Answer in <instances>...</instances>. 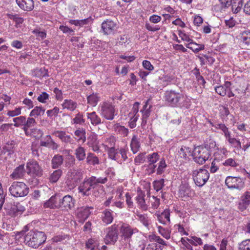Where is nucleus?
I'll return each instance as SVG.
<instances>
[{
    "label": "nucleus",
    "instance_id": "f257e3e1",
    "mask_svg": "<svg viewBox=\"0 0 250 250\" xmlns=\"http://www.w3.org/2000/svg\"><path fill=\"white\" fill-rule=\"evenodd\" d=\"M107 181L105 177H97L92 176L86 177L78 187V192L82 196H88L91 194L92 189H94L99 184H104Z\"/></svg>",
    "mask_w": 250,
    "mask_h": 250
},
{
    "label": "nucleus",
    "instance_id": "f03ea898",
    "mask_svg": "<svg viewBox=\"0 0 250 250\" xmlns=\"http://www.w3.org/2000/svg\"><path fill=\"white\" fill-rule=\"evenodd\" d=\"M164 98L165 101L172 106L187 107L188 99L183 93L175 90H167L165 92Z\"/></svg>",
    "mask_w": 250,
    "mask_h": 250
},
{
    "label": "nucleus",
    "instance_id": "7ed1b4c3",
    "mask_svg": "<svg viewBox=\"0 0 250 250\" xmlns=\"http://www.w3.org/2000/svg\"><path fill=\"white\" fill-rule=\"evenodd\" d=\"M46 239V237L43 232L32 230L25 235L24 243L30 247L37 249L44 243Z\"/></svg>",
    "mask_w": 250,
    "mask_h": 250
},
{
    "label": "nucleus",
    "instance_id": "20e7f679",
    "mask_svg": "<svg viewBox=\"0 0 250 250\" xmlns=\"http://www.w3.org/2000/svg\"><path fill=\"white\" fill-rule=\"evenodd\" d=\"M138 229L136 228H133L128 224L124 223L120 228L122 240L121 243H124L125 248L130 247L131 236L133 234L138 232Z\"/></svg>",
    "mask_w": 250,
    "mask_h": 250
},
{
    "label": "nucleus",
    "instance_id": "39448f33",
    "mask_svg": "<svg viewBox=\"0 0 250 250\" xmlns=\"http://www.w3.org/2000/svg\"><path fill=\"white\" fill-rule=\"evenodd\" d=\"M210 155L209 150L206 147L202 146L195 147L192 152L194 161L200 165L204 164Z\"/></svg>",
    "mask_w": 250,
    "mask_h": 250
},
{
    "label": "nucleus",
    "instance_id": "423d86ee",
    "mask_svg": "<svg viewBox=\"0 0 250 250\" xmlns=\"http://www.w3.org/2000/svg\"><path fill=\"white\" fill-rule=\"evenodd\" d=\"M10 194L14 197H24L29 193V188L23 182H14L9 188Z\"/></svg>",
    "mask_w": 250,
    "mask_h": 250
},
{
    "label": "nucleus",
    "instance_id": "0eeeda50",
    "mask_svg": "<svg viewBox=\"0 0 250 250\" xmlns=\"http://www.w3.org/2000/svg\"><path fill=\"white\" fill-rule=\"evenodd\" d=\"M192 176L195 184L199 187H202L208 181L209 173L207 170L200 168L194 170Z\"/></svg>",
    "mask_w": 250,
    "mask_h": 250
},
{
    "label": "nucleus",
    "instance_id": "6e6552de",
    "mask_svg": "<svg viewBox=\"0 0 250 250\" xmlns=\"http://www.w3.org/2000/svg\"><path fill=\"white\" fill-rule=\"evenodd\" d=\"M26 172L28 175L36 177H41L42 175L43 170L38 162L34 160H30L26 163Z\"/></svg>",
    "mask_w": 250,
    "mask_h": 250
},
{
    "label": "nucleus",
    "instance_id": "1a4fd4ad",
    "mask_svg": "<svg viewBox=\"0 0 250 250\" xmlns=\"http://www.w3.org/2000/svg\"><path fill=\"white\" fill-rule=\"evenodd\" d=\"M225 184L230 189L241 190L244 187V182L238 177L228 176L225 180Z\"/></svg>",
    "mask_w": 250,
    "mask_h": 250
},
{
    "label": "nucleus",
    "instance_id": "9d476101",
    "mask_svg": "<svg viewBox=\"0 0 250 250\" xmlns=\"http://www.w3.org/2000/svg\"><path fill=\"white\" fill-rule=\"evenodd\" d=\"M179 35L182 40L189 42L186 45V46L192 50L194 53H198L205 49V45L204 44H199L194 42L186 34L181 33Z\"/></svg>",
    "mask_w": 250,
    "mask_h": 250
},
{
    "label": "nucleus",
    "instance_id": "9b49d317",
    "mask_svg": "<svg viewBox=\"0 0 250 250\" xmlns=\"http://www.w3.org/2000/svg\"><path fill=\"white\" fill-rule=\"evenodd\" d=\"M118 229L117 226L113 225L108 228L107 233L104 238L106 244H114L118 239Z\"/></svg>",
    "mask_w": 250,
    "mask_h": 250
},
{
    "label": "nucleus",
    "instance_id": "f8f14e48",
    "mask_svg": "<svg viewBox=\"0 0 250 250\" xmlns=\"http://www.w3.org/2000/svg\"><path fill=\"white\" fill-rule=\"evenodd\" d=\"M102 115L108 120H112L115 116L114 106L108 103H104L101 108Z\"/></svg>",
    "mask_w": 250,
    "mask_h": 250
},
{
    "label": "nucleus",
    "instance_id": "ddd939ff",
    "mask_svg": "<svg viewBox=\"0 0 250 250\" xmlns=\"http://www.w3.org/2000/svg\"><path fill=\"white\" fill-rule=\"evenodd\" d=\"M117 28V23L110 20L104 21L102 24V29L104 34H112L116 31Z\"/></svg>",
    "mask_w": 250,
    "mask_h": 250
},
{
    "label": "nucleus",
    "instance_id": "4468645a",
    "mask_svg": "<svg viewBox=\"0 0 250 250\" xmlns=\"http://www.w3.org/2000/svg\"><path fill=\"white\" fill-rule=\"evenodd\" d=\"M5 209L7 213L12 216H16L20 215L25 210V208L20 203L16 204L7 206Z\"/></svg>",
    "mask_w": 250,
    "mask_h": 250
},
{
    "label": "nucleus",
    "instance_id": "2eb2a0df",
    "mask_svg": "<svg viewBox=\"0 0 250 250\" xmlns=\"http://www.w3.org/2000/svg\"><path fill=\"white\" fill-rule=\"evenodd\" d=\"M53 135L58 137L61 141L66 144L73 145L75 144V140L70 135H67L65 131L62 130H55L52 133Z\"/></svg>",
    "mask_w": 250,
    "mask_h": 250
},
{
    "label": "nucleus",
    "instance_id": "dca6fc26",
    "mask_svg": "<svg viewBox=\"0 0 250 250\" xmlns=\"http://www.w3.org/2000/svg\"><path fill=\"white\" fill-rule=\"evenodd\" d=\"M60 208L64 209H70L74 207L75 200L72 196L67 195L63 197L62 198L60 197Z\"/></svg>",
    "mask_w": 250,
    "mask_h": 250
},
{
    "label": "nucleus",
    "instance_id": "f3484780",
    "mask_svg": "<svg viewBox=\"0 0 250 250\" xmlns=\"http://www.w3.org/2000/svg\"><path fill=\"white\" fill-rule=\"evenodd\" d=\"M93 207H82L79 208L77 212V217L78 221L83 223L89 216L91 212L90 209H93Z\"/></svg>",
    "mask_w": 250,
    "mask_h": 250
},
{
    "label": "nucleus",
    "instance_id": "a211bd4d",
    "mask_svg": "<svg viewBox=\"0 0 250 250\" xmlns=\"http://www.w3.org/2000/svg\"><path fill=\"white\" fill-rule=\"evenodd\" d=\"M19 7L25 11H31L34 8L33 0H16Z\"/></svg>",
    "mask_w": 250,
    "mask_h": 250
},
{
    "label": "nucleus",
    "instance_id": "6ab92c4d",
    "mask_svg": "<svg viewBox=\"0 0 250 250\" xmlns=\"http://www.w3.org/2000/svg\"><path fill=\"white\" fill-rule=\"evenodd\" d=\"M60 196L59 195L56 194L52 196L44 204V207L50 208H60Z\"/></svg>",
    "mask_w": 250,
    "mask_h": 250
},
{
    "label": "nucleus",
    "instance_id": "aec40b11",
    "mask_svg": "<svg viewBox=\"0 0 250 250\" xmlns=\"http://www.w3.org/2000/svg\"><path fill=\"white\" fill-rule=\"evenodd\" d=\"M250 205V192L247 191L241 197V201L238 204V208L243 211Z\"/></svg>",
    "mask_w": 250,
    "mask_h": 250
},
{
    "label": "nucleus",
    "instance_id": "412c9836",
    "mask_svg": "<svg viewBox=\"0 0 250 250\" xmlns=\"http://www.w3.org/2000/svg\"><path fill=\"white\" fill-rule=\"evenodd\" d=\"M26 173L24 165H21L14 169L10 177L13 179H19L23 178Z\"/></svg>",
    "mask_w": 250,
    "mask_h": 250
},
{
    "label": "nucleus",
    "instance_id": "4be33fe9",
    "mask_svg": "<svg viewBox=\"0 0 250 250\" xmlns=\"http://www.w3.org/2000/svg\"><path fill=\"white\" fill-rule=\"evenodd\" d=\"M150 99L147 100L145 103V105L143 106V108L141 110V112L142 113V125H145L146 123V121L149 116H150L151 110L150 108L152 107V105H150L148 108H147Z\"/></svg>",
    "mask_w": 250,
    "mask_h": 250
},
{
    "label": "nucleus",
    "instance_id": "5701e85b",
    "mask_svg": "<svg viewBox=\"0 0 250 250\" xmlns=\"http://www.w3.org/2000/svg\"><path fill=\"white\" fill-rule=\"evenodd\" d=\"M170 210L166 209L160 214H156L159 221L164 225H167L170 223Z\"/></svg>",
    "mask_w": 250,
    "mask_h": 250
},
{
    "label": "nucleus",
    "instance_id": "b1692460",
    "mask_svg": "<svg viewBox=\"0 0 250 250\" xmlns=\"http://www.w3.org/2000/svg\"><path fill=\"white\" fill-rule=\"evenodd\" d=\"M145 197V194L144 192L142 191H139L136 197V201L140 208L146 210L147 208V206L146 203Z\"/></svg>",
    "mask_w": 250,
    "mask_h": 250
},
{
    "label": "nucleus",
    "instance_id": "393cba45",
    "mask_svg": "<svg viewBox=\"0 0 250 250\" xmlns=\"http://www.w3.org/2000/svg\"><path fill=\"white\" fill-rule=\"evenodd\" d=\"M86 116L90 121L91 124L93 125H97L101 124V119L95 111L90 113H87Z\"/></svg>",
    "mask_w": 250,
    "mask_h": 250
},
{
    "label": "nucleus",
    "instance_id": "a878e982",
    "mask_svg": "<svg viewBox=\"0 0 250 250\" xmlns=\"http://www.w3.org/2000/svg\"><path fill=\"white\" fill-rule=\"evenodd\" d=\"M113 129L117 134L120 135L123 137H126L128 134L129 131L128 128L120 125L119 124H115L113 126Z\"/></svg>",
    "mask_w": 250,
    "mask_h": 250
},
{
    "label": "nucleus",
    "instance_id": "bb28decb",
    "mask_svg": "<svg viewBox=\"0 0 250 250\" xmlns=\"http://www.w3.org/2000/svg\"><path fill=\"white\" fill-rule=\"evenodd\" d=\"M113 220L112 211L108 209H106L103 212L102 221L106 225L111 223Z\"/></svg>",
    "mask_w": 250,
    "mask_h": 250
},
{
    "label": "nucleus",
    "instance_id": "cd10ccee",
    "mask_svg": "<svg viewBox=\"0 0 250 250\" xmlns=\"http://www.w3.org/2000/svg\"><path fill=\"white\" fill-rule=\"evenodd\" d=\"M63 158L62 155L57 154L54 155L51 160L52 167L56 169L59 167L63 163Z\"/></svg>",
    "mask_w": 250,
    "mask_h": 250
},
{
    "label": "nucleus",
    "instance_id": "c85d7f7f",
    "mask_svg": "<svg viewBox=\"0 0 250 250\" xmlns=\"http://www.w3.org/2000/svg\"><path fill=\"white\" fill-rule=\"evenodd\" d=\"M62 106L64 109H67L73 111L77 108V104L76 102L71 99H66L62 104Z\"/></svg>",
    "mask_w": 250,
    "mask_h": 250
},
{
    "label": "nucleus",
    "instance_id": "c756f323",
    "mask_svg": "<svg viewBox=\"0 0 250 250\" xmlns=\"http://www.w3.org/2000/svg\"><path fill=\"white\" fill-rule=\"evenodd\" d=\"M131 149L134 154L136 153L140 149V144L136 135H134L130 143Z\"/></svg>",
    "mask_w": 250,
    "mask_h": 250
},
{
    "label": "nucleus",
    "instance_id": "7c9ffc66",
    "mask_svg": "<svg viewBox=\"0 0 250 250\" xmlns=\"http://www.w3.org/2000/svg\"><path fill=\"white\" fill-rule=\"evenodd\" d=\"M25 134L27 136H32L36 139H39L42 137L43 132L40 129L33 128L27 131Z\"/></svg>",
    "mask_w": 250,
    "mask_h": 250
},
{
    "label": "nucleus",
    "instance_id": "2f4dec72",
    "mask_svg": "<svg viewBox=\"0 0 250 250\" xmlns=\"http://www.w3.org/2000/svg\"><path fill=\"white\" fill-rule=\"evenodd\" d=\"M109 140L112 141L113 144L111 145V147H110L108 150L109 157L113 160H116L117 159V156L119 153V151L116 150L114 147L115 139L113 138H111Z\"/></svg>",
    "mask_w": 250,
    "mask_h": 250
},
{
    "label": "nucleus",
    "instance_id": "473e14b6",
    "mask_svg": "<svg viewBox=\"0 0 250 250\" xmlns=\"http://www.w3.org/2000/svg\"><path fill=\"white\" fill-rule=\"evenodd\" d=\"M32 75L40 79L43 77H48V70L44 67L36 68L33 71Z\"/></svg>",
    "mask_w": 250,
    "mask_h": 250
},
{
    "label": "nucleus",
    "instance_id": "72a5a7b5",
    "mask_svg": "<svg viewBox=\"0 0 250 250\" xmlns=\"http://www.w3.org/2000/svg\"><path fill=\"white\" fill-rule=\"evenodd\" d=\"M209 123L212 126L215 127L216 129H219L221 130L224 133V135L226 137L227 136H229L230 132L229 131L228 128L224 124L215 123L213 124L211 121H209Z\"/></svg>",
    "mask_w": 250,
    "mask_h": 250
},
{
    "label": "nucleus",
    "instance_id": "f704fd0d",
    "mask_svg": "<svg viewBox=\"0 0 250 250\" xmlns=\"http://www.w3.org/2000/svg\"><path fill=\"white\" fill-rule=\"evenodd\" d=\"M75 155L79 161L84 160L86 157L85 149L81 146H79L75 150Z\"/></svg>",
    "mask_w": 250,
    "mask_h": 250
},
{
    "label": "nucleus",
    "instance_id": "c9c22d12",
    "mask_svg": "<svg viewBox=\"0 0 250 250\" xmlns=\"http://www.w3.org/2000/svg\"><path fill=\"white\" fill-rule=\"evenodd\" d=\"M87 250H98L99 243L94 239H89L85 244Z\"/></svg>",
    "mask_w": 250,
    "mask_h": 250
},
{
    "label": "nucleus",
    "instance_id": "e433bc0d",
    "mask_svg": "<svg viewBox=\"0 0 250 250\" xmlns=\"http://www.w3.org/2000/svg\"><path fill=\"white\" fill-rule=\"evenodd\" d=\"M37 124L35 119L33 118H28L27 120H25L24 126L22 127L24 133H27V131L31 129L30 127L34 126Z\"/></svg>",
    "mask_w": 250,
    "mask_h": 250
},
{
    "label": "nucleus",
    "instance_id": "4c0bfd02",
    "mask_svg": "<svg viewBox=\"0 0 250 250\" xmlns=\"http://www.w3.org/2000/svg\"><path fill=\"white\" fill-rule=\"evenodd\" d=\"M86 159V163L89 165L94 166L100 163L99 158L92 153H88Z\"/></svg>",
    "mask_w": 250,
    "mask_h": 250
},
{
    "label": "nucleus",
    "instance_id": "58836bf2",
    "mask_svg": "<svg viewBox=\"0 0 250 250\" xmlns=\"http://www.w3.org/2000/svg\"><path fill=\"white\" fill-rule=\"evenodd\" d=\"M159 158L160 156L157 152H153L146 156L147 162L148 164H155V163L159 160Z\"/></svg>",
    "mask_w": 250,
    "mask_h": 250
},
{
    "label": "nucleus",
    "instance_id": "ea45409f",
    "mask_svg": "<svg viewBox=\"0 0 250 250\" xmlns=\"http://www.w3.org/2000/svg\"><path fill=\"white\" fill-rule=\"evenodd\" d=\"M74 134L78 137V141H82L83 142L85 141V131L83 128H79L74 132Z\"/></svg>",
    "mask_w": 250,
    "mask_h": 250
},
{
    "label": "nucleus",
    "instance_id": "a19ab883",
    "mask_svg": "<svg viewBox=\"0 0 250 250\" xmlns=\"http://www.w3.org/2000/svg\"><path fill=\"white\" fill-rule=\"evenodd\" d=\"M62 170L58 169L53 171L50 176L49 180L52 183L57 182L62 175Z\"/></svg>",
    "mask_w": 250,
    "mask_h": 250
},
{
    "label": "nucleus",
    "instance_id": "79ce46f5",
    "mask_svg": "<svg viewBox=\"0 0 250 250\" xmlns=\"http://www.w3.org/2000/svg\"><path fill=\"white\" fill-rule=\"evenodd\" d=\"M6 15L8 19L15 22L17 27H18L19 24L22 23L24 21L23 19L21 17H20L17 14H7Z\"/></svg>",
    "mask_w": 250,
    "mask_h": 250
},
{
    "label": "nucleus",
    "instance_id": "37998d69",
    "mask_svg": "<svg viewBox=\"0 0 250 250\" xmlns=\"http://www.w3.org/2000/svg\"><path fill=\"white\" fill-rule=\"evenodd\" d=\"M87 102L92 106H95L99 101V98L97 94L93 93L87 97Z\"/></svg>",
    "mask_w": 250,
    "mask_h": 250
},
{
    "label": "nucleus",
    "instance_id": "c03bdc74",
    "mask_svg": "<svg viewBox=\"0 0 250 250\" xmlns=\"http://www.w3.org/2000/svg\"><path fill=\"white\" fill-rule=\"evenodd\" d=\"M45 109L43 108L41 106H36L30 112V116L31 117H37L43 115L44 113Z\"/></svg>",
    "mask_w": 250,
    "mask_h": 250
},
{
    "label": "nucleus",
    "instance_id": "a18cd8bd",
    "mask_svg": "<svg viewBox=\"0 0 250 250\" xmlns=\"http://www.w3.org/2000/svg\"><path fill=\"white\" fill-rule=\"evenodd\" d=\"M187 240L190 244L194 246L203 245V242L201 238L195 236H191L189 238H187Z\"/></svg>",
    "mask_w": 250,
    "mask_h": 250
},
{
    "label": "nucleus",
    "instance_id": "49530a36",
    "mask_svg": "<svg viewBox=\"0 0 250 250\" xmlns=\"http://www.w3.org/2000/svg\"><path fill=\"white\" fill-rule=\"evenodd\" d=\"M243 6L242 0H233L232 3V10L236 13L240 11Z\"/></svg>",
    "mask_w": 250,
    "mask_h": 250
},
{
    "label": "nucleus",
    "instance_id": "de8ad7c7",
    "mask_svg": "<svg viewBox=\"0 0 250 250\" xmlns=\"http://www.w3.org/2000/svg\"><path fill=\"white\" fill-rule=\"evenodd\" d=\"M26 118L25 116H21L13 119L14 122V125L15 127H20L22 125H24L25 123Z\"/></svg>",
    "mask_w": 250,
    "mask_h": 250
},
{
    "label": "nucleus",
    "instance_id": "09e8293b",
    "mask_svg": "<svg viewBox=\"0 0 250 250\" xmlns=\"http://www.w3.org/2000/svg\"><path fill=\"white\" fill-rule=\"evenodd\" d=\"M158 229V232L163 237L167 240L170 239L171 231L161 226H159Z\"/></svg>",
    "mask_w": 250,
    "mask_h": 250
},
{
    "label": "nucleus",
    "instance_id": "8fccbe9b",
    "mask_svg": "<svg viewBox=\"0 0 250 250\" xmlns=\"http://www.w3.org/2000/svg\"><path fill=\"white\" fill-rule=\"evenodd\" d=\"M165 160L162 159L159 163L158 167L156 169V173L158 175H161L164 172L167 167Z\"/></svg>",
    "mask_w": 250,
    "mask_h": 250
},
{
    "label": "nucleus",
    "instance_id": "3c124183",
    "mask_svg": "<svg viewBox=\"0 0 250 250\" xmlns=\"http://www.w3.org/2000/svg\"><path fill=\"white\" fill-rule=\"evenodd\" d=\"M241 40L244 43L249 45L250 44V31L243 32L241 34Z\"/></svg>",
    "mask_w": 250,
    "mask_h": 250
},
{
    "label": "nucleus",
    "instance_id": "603ef678",
    "mask_svg": "<svg viewBox=\"0 0 250 250\" xmlns=\"http://www.w3.org/2000/svg\"><path fill=\"white\" fill-rule=\"evenodd\" d=\"M140 103L139 102H135L132 108V109L130 113H129V117H133L135 116H137L139 117V115L137 114L139 109Z\"/></svg>",
    "mask_w": 250,
    "mask_h": 250
},
{
    "label": "nucleus",
    "instance_id": "864d4df0",
    "mask_svg": "<svg viewBox=\"0 0 250 250\" xmlns=\"http://www.w3.org/2000/svg\"><path fill=\"white\" fill-rule=\"evenodd\" d=\"M164 179H161L159 180H155L153 183V186L154 189L156 191H159L164 187Z\"/></svg>",
    "mask_w": 250,
    "mask_h": 250
},
{
    "label": "nucleus",
    "instance_id": "5fc2aeb1",
    "mask_svg": "<svg viewBox=\"0 0 250 250\" xmlns=\"http://www.w3.org/2000/svg\"><path fill=\"white\" fill-rule=\"evenodd\" d=\"M238 250H250V240L246 239L239 243Z\"/></svg>",
    "mask_w": 250,
    "mask_h": 250
},
{
    "label": "nucleus",
    "instance_id": "6e6d98bb",
    "mask_svg": "<svg viewBox=\"0 0 250 250\" xmlns=\"http://www.w3.org/2000/svg\"><path fill=\"white\" fill-rule=\"evenodd\" d=\"M226 138L228 139L229 142L234 147L239 149L241 148V144L239 141L236 140L235 138H232L230 137V134L229 136H227Z\"/></svg>",
    "mask_w": 250,
    "mask_h": 250
},
{
    "label": "nucleus",
    "instance_id": "4d7b16f0",
    "mask_svg": "<svg viewBox=\"0 0 250 250\" xmlns=\"http://www.w3.org/2000/svg\"><path fill=\"white\" fill-rule=\"evenodd\" d=\"M15 143L13 141L8 142L4 146V149L8 151L10 153L14 152Z\"/></svg>",
    "mask_w": 250,
    "mask_h": 250
},
{
    "label": "nucleus",
    "instance_id": "13d9d810",
    "mask_svg": "<svg viewBox=\"0 0 250 250\" xmlns=\"http://www.w3.org/2000/svg\"><path fill=\"white\" fill-rule=\"evenodd\" d=\"M88 143L87 144L88 146L91 145L98 144V141L97 140V135L94 133H92L89 137L87 139Z\"/></svg>",
    "mask_w": 250,
    "mask_h": 250
},
{
    "label": "nucleus",
    "instance_id": "bf43d9fd",
    "mask_svg": "<svg viewBox=\"0 0 250 250\" xmlns=\"http://www.w3.org/2000/svg\"><path fill=\"white\" fill-rule=\"evenodd\" d=\"M223 165L224 166H230L232 167H236L238 166V164L235 160L231 158L225 160Z\"/></svg>",
    "mask_w": 250,
    "mask_h": 250
},
{
    "label": "nucleus",
    "instance_id": "052dcab7",
    "mask_svg": "<svg viewBox=\"0 0 250 250\" xmlns=\"http://www.w3.org/2000/svg\"><path fill=\"white\" fill-rule=\"evenodd\" d=\"M81 174L79 172L73 171L71 174L69 175L68 178L73 181H76V182L78 183V181L80 180L81 178Z\"/></svg>",
    "mask_w": 250,
    "mask_h": 250
},
{
    "label": "nucleus",
    "instance_id": "680f3d73",
    "mask_svg": "<svg viewBox=\"0 0 250 250\" xmlns=\"http://www.w3.org/2000/svg\"><path fill=\"white\" fill-rule=\"evenodd\" d=\"M216 92L221 96H225L227 93V89L226 87L223 85H220L216 86L215 88Z\"/></svg>",
    "mask_w": 250,
    "mask_h": 250
},
{
    "label": "nucleus",
    "instance_id": "e2e57ef3",
    "mask_svg": "<svg viewBox=\"0 0 250 250\" xmlns=\"http://www.w3.org/2000/svg\"><path fill=\"white\" fill-rule=\"evenodd\" d=\"M146 153H140L135 158L134 162L136 165L143 163L145 161L146 157H145Z\"/></svg>",
    "mask_w": 250,
    "mask_h": 250
},
{
    "label": "nucleus",
    "instance_id": "0e129e2a",
    "mask_svg": "<svg viewBox=\"0 0 250 250\" xmlns=\"http://www.w3.org/2000/svg\"><path fill=\"white\" fill-rule=\"evenodd\" d=\"M21 108L20 107L16 108L14 110L8 111L7 115L9 117H14L21 114Z\"/></svg>",
    "mask_w": 250,
    "mask_h": 250
},
{
    "label": "nucleus",
    "instance_id": "69168bd1",
    "mask_svg": "<svg viewBox=\"0 0 250 250\" xmlns=\"http://www.w3.org/2000/svg\"><path fill=\"white\" fill-rule=\"evenodd\" d=\"M152 200H151V207L153 208L156 209L160 206V200L159 199L157 198V197L154 196H152Z\"/></svg>",
    "mask_w": 250,
    "mask_h": 250
},
{
    "label": "nucleus",
    "instance_id": "338daca9",
    "mask_svg": "<svg viewBox=\"0 0 250 250\" xmlns=\"http://www.w3.org/2000/svg\"><path fill=\"white\" fill-rule=\"evenodd\" d=\"M48 94L46 92H43L39 95L37 98V100L39 102L45 103L46 101L48 99Z\"/></svg>",
    "mask_w": 250,
    "mask_h": 250
},
{
    "label": "nucleus",
    "instance_id": "774afa93",
    "mask_svg": "<svg viewBox=\"0 0 250 250\" xmlns=\"http://www.w3.org/2000/svg\"><path fill=\"white\" fill-rule=\"evenodd\" d=\"M151 239L160 245H162L163 246L167 245V243L159 236L153 235L151 236Z\"/></svg>",
    "mask_w": 250,
    "mask_h": 250
}]
</instances>
